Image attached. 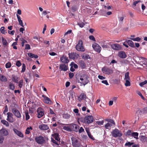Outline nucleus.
Masks as SVG:
<instances>
[{
	"label": "nucleus",
	"instance_id": "nucleus-12",
	"mask_svg": "<svg viewBox=\"0 0 147 147\" xmlns=\"http://www.w3.org/2000/svg\"><path fill=\"white\" fill-rule=\"evenodd\" d=\"M7 120L10 123H13L14 121V119L13 117V113H11L9 112L7 113Z\"/></svg>",
	"mask_w": 147,
	"mask_h": 147
},
{
	"label": "nucleus",
	"instance_id": "nucleus-18",
	"mask_svg": "<svg viewBox=\"0 0 147 147\" xmlns=\"http://www.w3.org/2000/svg\"><path fill=\"white\" fill-rule=\"evenodd\" d=\"M42 96L44 98V102L45 103L49 105L51 104L52 101L49 98L47 97L45 95H43Z\"/></svg>",
	"mask_w": 147,
	"mask_h": 147
},
{
	"label": "nucleus",
	"instance_id": "nucleus-37",
	"mask_svg": "<svg viewBox=\"0 0 147 147\" xmlns=\"http://www.w3.org/2000/svg\"><path fill=\"white\" fill-rule=\"evenodd\" d=\"M1 122L4 125H5L7 127L9 126V124L8 122L4 120H1Z\"/></svg>",
	"mask_w": 147,
	"mask_h": 147
},
{
	"label": "nucleus",
	"instance_id": "nucleus-60",
	"mask_svg": "<svg viewBox=\"0 0 147 147\" xmlns=\"http://www.w3.org/2000/svg\"><path fill=\"white\" fill-rule=\"evenodd\" d=\"M51 139L52 142L57 145H58L57 141H55V140H54L53 138H51Z\"/></svg>",
	"mask_w": 147,
	"mask_h": 147
},
{
	"label": "nucleus",
	"instance_id": "nucleus-45",
	"mask_svg": "<svg viewBox=\"0 0 147 147\" xmlns=\"http://www.w3.org/2000/svg\"><path fill=\"white\" fill-rule=\"evenodd\" d=\"M26 66L24 63H23L22 65V68L21 71V72H24L26 70Z\"/></svg>",
	"mask_w": 147,
	"mask_h": 147
},
{
	"label": "nucleus",
	"instance_id": "nucleus-32",
	"mask_svg": "<svg viewBox=\"0 0 147 147\" xmlns=\"http://www.w3.org/2000/svg\"><path fill=\"white\" fill-rule=\"evenodd\" d=\"M82 57V58L84 59H88V58L90 59V57L89 55L85 53L83 54Z\"/></svg>",
	"mask_w": 147,
	"mask_h": 147
},
{
	"label": "nucleus",
	"instance_id": "nucleus-24",
	"mask_svg": "<svg viewBox=\"0 0 147 147\" xmlns=\"http://www.w3.org/2000/svg\"><path fill=\"white\" fill-rule=\"evenodd\" d=\"M14 132L18 136L20 137L23 138L24 136L23 134L20 131H18L16 129H13Z\"/></svg>",
	"mask_w": 147,
	"mask_h": 147
},
{
	"label": "nucleus",
	"instance_id": "nucleus-30",
	"mask_svg": "<svg viewBox=\"0 0 147 147\" xmlns=\"http://www.w3.org/2000/svg\"><path fill=\"white\" fill-rule=\"evenodd\" d=\"M12 80L14 82L16 83H18V77L14 75H12Z\"/></svg>",
	"mask_w": 147,
	"mask_h": 147
},
{
	"label": "nucleus",
	"instance_id": "nucleus-10",
	"mask_svg": "<svg viewBox=\"0 0 147 147\" xmlns=\"http://www.w3.org/2000/svg\"><path fill=\"white\" fill-rule=\"evenodd\" d=\"M12 111L14 115L18 118L21 117V115L20 112L15 108H13L12 109Z\"/></svg>",
	"mask_w": 147,
	"mask_h": 147
},
{
	"label": "nucleus",
	"instance_id": "nucleus-58",
	"mask_svg": "<svg viewBox=\"0 0 147 147\" xmlns=\"http://www.w3.org/2000/svg\"><path fill=\"white\" fill-rule=\"evenodd\" d=\"M4 140V138L2 136L0 135V143L2 144L3 143Z\"/></svg>",
	"mask_w": 147,
	"mask_h": 147
},
{
	"label": "nucleus",
	"instance_id": "nucleus-22",
	"mask_svg": "<svg viewBox=\"0 0 147 147\" xmlns=\"http://www.w3.org/2000/svg\"><path fill=\"white\" fill-rule=\"evenodd\" d=\"M59 68L61 70L64 71H66L68 69L67 66L65 64H61Z\"/></svg>",
	"mask_w": 147,
	"mask_h": 147
},
{
	"label": "nucleus",
	"instance_id": "nucleus-20",
	"mask_svg": "<svg viewBox=\"0 0 147 147\" xmlns=\"http://www.w3.org/2000/svg\"><path fill=\"white\" fill-rule=\"evenodd\" d=\"M118 56L120 58L122 59L125 58L127 57V55L125 52L122 51L119 52Z\"/></svg>",
	"mask_w": 147,
	"mask_h": 147
},
{
	"label": "nucleus",
	"instance_id": "nucleus-38",
	"mask_svg": "<svg viewBox=\"0 0 147 147\" xmlns=\"http://www.w3.org/2000/svg\"><path fill=\"white\" fill-rule=\"evenodd\" d=\"M129 72H126L125 75L124 79L125 80H130V78L129 76Z\"/></svg>",
	"mask_w": 147,
	"mask_h": 147
},
{
	"label": "nucleus",
	"instance_id": "nucleus-7",
	"mask_svg": "<svg viewBox=\"0 0 147 147\" xmlns=\"http://www.w3.org/2000/svg\"><path fill=\"white\" fill-rule=\"evenodd\" d=\"M35 140L38 144L41 145L45 143L46 142L44 138L41 136H36L35 138Z\"/></svg>",
	"mask_w": 147,
	"mask_h": 147
},
{
	"label": "nucleus",
	"instance_id": "nucleus-26",
	"mask_svg": "<svg viewBox=\"0 0 147 147\" xmlns=\"http://www.w3.org/2000/svg\"><path fill=\"white\" fill-rule=\"evenodd\" d=\"M79 65L82 69L85 68L86 67L85 63L83 60H80L79 62Z\"/></svg>",
	"mask_w": 147,
	"mask_h": 147
},
{
	"label": "nucleus",
	"instance_id": "nucleus-63",
	"mask_svg": "<svg viewBox=\"0 0 147 147\" xmlns=\"http://www.w3.org/2000/svg\"><path fill=\"white\" fill-rule=\"evenodd\" d=\"M89 38L90 40H93L94 41H95V38L93 36H90L89 37Z\"/></svg>",
	"mask_w": 147,
	"mask_h": 147
},
{
	"label": "nucleus",
	"instance_id": "nucleus-25",
	"mask_svg": "<svg viewBox=\"0 0 147 147\" xmlns=\"http://www.w3.org/2000/svg\"><path fill=\"white\" fill-rule=\"evenodd\" d=\"M0 134L4 136H6L8 135V133L6 129L2 128L0 130Z\"/></svg>",
	"mask_w": 147,
	"mask_h": 147
},
{
	"label": "nucleus",
	"instance_id": "nucleus-21",
	"mask_svg": "<svg viewBox=\"0 0 147 147\" xmlns=\"http://www.w3.org/2000/svg\"><path fill=\"white\" fill-rule=\"evenodd\" d=\"M39 128L41 130H47L49 129V127L48 125L44 124L40 125L39 126Z\"/></svg>",
	"mask_w": 147,
	"mask_h": 147
},
{
	"label": "nucleus",
	"instance_id": "nucleus-14",
	"mask_svg": "<svg viewBox=\"0 0 147 147\" xmlns=\"http://www.w3.org/2000/svg\"><path fill=\"white\" fill-rule=\"evenodd\" d=\"M139 60L138 61L139 64L142 65H146V59L142 57H139Z\"/></svg>",
	"mask_w": 147,
	"mask_h": 147
},
{
	"label": "nucleus",
	"instance_id": "nucleus-13",
	"mask_svg": "<svg viewBox=\"0 0 147 147\" xmlns=\"http://www.w3.org/2000/svg\"><path fill=\"white\" fill-rule=\"evenodd\" d=\"M68 55L71 59H77L79 57V55L76 53H69Z\"/></svg>",
	"mask_w": 147,
	"mask_h": 147
},
{
	"label": "nucleus",
	"instance_id": "nucleus-16",
	"mask_svg": "<svg viewBox=\"0 0 147 147\" xmlns=\"http://www.w3.org/2000/svg\"><path fill=\"white\" fill-rule=\"evenodd\" d=\"M92 47L94 50L98 53H100V47L99 45L96 43H94L92 45Z\"/></svg>",
	"mask_w": 147,
	"mask_h": 147
},
{
	"label": "nucleus",
	"instance_id": "nucleus-54",
	"mask_svg": "<svg viewBox=\"0 0 147 147\" xmlns=\"http://www.w3.org/2000/svg\"><path fill=\"white\" fill-rule=\"evenodd\" d=\"M104 121H97L96 123L99 125H102L104 123Z\"/></svg>",
	"mask_w": 147,
	"mask_h": 147
},
{
	"label": "nucleus",
	"instance_id": "nucleus-62",
	"mask_svg": "<svg viewBox=\"0 0 147 147\" xmlns=\"http://www.w3.org/2000/svg\"><path fill=\"white\" fill-rule=\"evenodd\" d=\"M132 136L134 137L135 136H138V133L137 132H134L132 133Z\"/></svg>",
	"mask_w": 147,
	"mask_h": 147
},
{
	"label": "nucleus",
	"instance_id": "nucleus-23",
	"mask_svg": "<svg viewBox=\"0 0 147 147\" xmlns=\"http://www.w3.org/2000/svg\"><path fill=\"white\" fill-rule=\"evenodd\" d=\"M111 47L113 49L116 50H119L121 49V47L118 44H111Z\"/></svg>",
	"mask_w": 147,
	"mask_h": 147
},
{
	"label": "nucleus",
	"instance_id": "nucleus-46",
	"mask_svg": "<svg viewBox=\"0 0 147 147\" xmlns=\"http://www.w3.org/2000/svg\"><path fill=\"white\" fill-rule=\"evenodd\" d=\"M130 80H126V82L125 85L126 86H130V83L129 82Z\"/></svg>",
	"mask_w": 147,
	"mask_h": 147
},
{
	"label": "nucleus",
	"instance_id": "nucleus-40",
	"mask_svg": "<svg viewBox=\"0 0 147 147\" xmlns=\"http://www.w3.org/2000/svg\"><path fill=\"white\" fill-rule=\"evenodd\" d=\"M63 116V118L67 119L70 117V115L68 113L64 114Z\"/></svg>",
	"mask_w": 147,
	"mask_h": 147
},
{
	"label": "nucleus",
	"instance_id": "nucleus-36",
	"mask_svg": "<svg viewBox=\"0 0 147 147\" xmlns=\"http://www.w3.org/2000/svg\"><path fill=\"white\" fill-rule=\"evenodd\" d=\"M68 126H65L63 127V129L65 130L70 131H71V128L70 127V124H68Z\"/></svg>",
	"mask_w": 147,
	"mask_h": 147
},
{
	"label": "nucleus",
	"instance_id": "nucleus-50",
	"mask_svg": "<svg viewBox=\"0 0 147 147\" xmlns=\"http://www.w3.org/2000/svg\"><path fill=\"white\" fill-rule=\"evenodd\" d=\"M19 86L20 88H21L23 86V80H21L19 82Z\"/></svg>",
	"mask_w": 147,
	"mask_h": 147
},
{
	"label": "nucleus",
	"instance_id": "nucleus-34",
	"mask_svg": "<svg viewBox=\"0 0 147 147\" xmlns=\"http://www.w3.org/2000/svg\"><path fill=\"white\" fill-rule=\"evenodd\" d=\"M2 41L3 45L6 46L8 45V43L7 42L6 40L3 37H2Z\"/></svg>",
	"mask_w": 147,
	"mask_h": 147
},
{
	"label": "nucleus",
	"instance_id": "nucleus-1",
	"mask_svg": "<svg viewBox=\"0 0 147 147\" xmlns=\"http://www.w3.org/2000/svg\"><path fill=\"white\" fill-rule=\"evenodd\" d=\"M89 78L87 75L84 74H82L79 76L80 80L79 82L84 86L89 82Z\"/></svg>",
	"mask_w": 147,
	"mask_h": 147
},
{
	"label": "nucleus",
	"instance_id": "nucleus-64",
	"mask_svg": "<svg viewBox=\"0 0 147 147\" xmlns=\"http://www.w3.org/2000/svg\"><path fill=\"white\" fill-rule=\"evenodd\" d=\"M84 131V129L82 127H80V129H79L78 131L79 133H82Z\"/></svg>",
	"mask_w": 147,
	"mask_h": 147
},
{
	"label": "nucleus",
	"instance_id": "nucleus-61",
	"mask_svg": "<svg viewBox=\"0 0 147 147\" xmlns=\"http://www.w3.org/2000/svg\"><path fill=\"white\" fill-rule=\"evenodd\" d=\"M78 25H79L81 28H83L85 25V24L83 22L78 23Z\"/></svg>",
	"mask_w": 147,
	"mask_h": 147
},
{
	"label": "nucleus",
	"instance_id": "nucleus-31",
	"mask_svg": "<svg viewBox=\"0 0 147 147\" xmlns=\"http://www.w3.org/2000/svg\"><path fill=\"white\" fill-rule=\"evenodd\" d=\"M0 80L2 82H5L7 81V78L5 76L0 75Z\"/></svg>",
	"mask_w": 147,
	"mask_h": 147
},
{
	"label": "nucleus",
	"instance_id": "nucleus-51",
	"mask_svg": "<svg viewBox=\"0 0 147 147\" xmlns=\"http://www.w3.org/2000/svg\"><path fill=\"white\" fill-rule=\"evenodd\" d=\"M131 131L130 130H129L126 132L125 135L126 136H129L132 135V134Z\"/></svg>",
	"mask_w": 147,
	"mask_h": 147
},
{
	"label": "nucleus",
	"instance_id": "nucleus-19",
	"mask_svg": "<svg viewBox=\"0 0 147 147\" xmlns=\"http://www.w3.org/2000/svg\"><path fill=\"white\" fill-rule=\"evenodd\" d=\"M101 46L104 49H107L109 47V46L111 45V42L105 43V41H104L103 43H102Z\"/></svg>",
	"mask_w": 147,
	"mask_h": 147
},
{
	"label": "nucleus",
	"instance_id": "nucleus-52",
	"mask_svg": "<svg viewBox=\"0 0 147 147\" xmlns=\"http://www.w3.org/2000/svg\"><path fill=\"white\" fill-rule=\"evenodd\" d=\"M147 83V80H145L144 81L140 83L139 85L141 87L143 86L144 85Z\"/></svg>",
	"mask_w": 147,
	"mask_h": 147
},
{
	"label": "nucleus",
	"instance_id": "nucleus-42",
	"mask_svg": "<svg viewBox=\"0 0 147 147\" xmlns=\"http://www.w3.org/2000/svg\"><path fill=\"white\" fill-rule=\"evenodd\" d=\"M134 144L133 142H127L125 144V146H127L129 147H130L131 146Z\"/></svg>",
	"mask_w": 147,
	"mask_h": 147
},
{
	"label": "nucleus",
	"instance_id": "nucleus-35",
	"mask_svg": "<svg viewBox=\"0 0 147 147\" xmlns=\"http://www.w3.org/2000/svg\"><path fill=\"white\" fill-rule=\"evenodd\" d=\"M32 130V127L30 126L29 127H28L26 129V130L25 133L27 134H30V130Z\"/></svg>",
	"mask_w": 147,
	"mask_h": 147
},
{
	"label": "nucleus",
	"instance_id": "nucleus-48",
	"mask_svg": "<svg viewBox=\"0 0 147 147\" xmlns=\"http://www.w3.org/2000/svg\"><path fill=\"white\" fill-rule=\"evenodd\" d=\"M26 120H28L30 119V116L29 115L28 113V111L25 112Z\"/></svg>",
	"mask_w": 147,
	"mask_h": 147
},
{
	"label": "nucleus",
	"instance_id": "nucleus-55",
	"mask_svg": "<svg viewBox=\"0 0 147 147\" xmlns=\"http://www.w3.org/2000/svg\"><path fill=\"white\" fill-rule=\"evenodd\" d=\"M22 65V64L20 61H17L16 63V65L18 67H20Z\"/></svg>",
	"mask_w": 147,
	"mask_h": 147
},
{
	"label": "nucleus",
	"instance_id": "nucleus-44",
	"mask_svg": "<svg viewBox=\"0 0 147 147\" xmlns=\"http://www.w3.org/2000/svg\"><path fill=\"white\" fill-rule=\"evenodd\" d=\"M130 39L134 41H139L141 40V38L139 37H137L135 38H130Z\"/></svg>",
	"mask_w": 147,
	"mask_h": 147
},
{
	"label": "nucleus",
	"instance_id": "nucleus-41",
	"mask_svg": "<svg viewBox=\"0 0 147 147\" xmlns=\"http://www.w3.org/2000/svg\"><path fill=\"white\" fill-rule=\"evenodd\" d=\"M0 31L2 34H5L7 33L6 31L5 30V28L4 27H2L0 28Z\"/></svg>",
	"mask_w": 147,
	"mask_h": 147
},
{
	"label": "nucleus",
	"instance_id": "nucleus-53",
	"mask_svg": "<svg viewBox=\"0 0 147 147\" xmlns=\"http://www.w3.org/2000/svg\"><path fill=\"white\" fill-rule=\"evenodd\" d=\"M22 41V47H23L24 46V44L26 43H27V41L24 39L22 38L21 40Z\"/></svg>",
	"mask_w": 147,
	"mask_h": 147
},
{
	"label": "nucleus",
	"instance_id": "nucleus-15",
	"mask_svg": "<svg viewBox=\"0 0 147 147\" xmlns=\"http://www.w3.org/2000/svg\"><path fill=\"white\" fill-rule=\"evenodd\" d=\"M87 98L85 93H82L80 94V95L78 97V100L80 101L82 100H85Z\"/></svg>",
	"mask_w": 147,
	"mask_h": 147
},
{
	"label": "nucleus",
	"instance_id": "nucleus-2",
	"mask_svg": "<svg viewBox=\"0 0 147 147\" xmlns=\"http://www.w3.org/2000/svg\"><path fill=\"white\" fill-rule=\"evenodd\" d=\"M108 123L104 125V127L106 129H110L111 127H114L115 125V123L114 120L111 119H106L105 120Z\"/></svg>",
	"mask_w": 147,
	"mask_h": 147
},
{
	"label": "nucleus",
	"instance_id": "nucleus-29",
	"mask_svg": "<svg viewBox=\"0 0 147 147\" xmlns=\"http://www.w3.org/2000/svg\"><path fill=\"white\" fill-rule=\"evenodd\" d=\"M127 42L128 45L130 47H134L135 46L133 42L131 40H128Z\"/></svg>",
	"mask_w": 147,
	"mask_h": 147
},
{
	"label": "nucleus",
	"instance_id": "nucleus-59",
	"mask_svg": "<svg viewBox=\"0 0 147 147\" xmlns=\"http://www.w3.org/2000/svg\"><path fill=\"white\" fill-rule=\"evenodd\" d=\"M25 49L26 50H30V45L28 44H26Z\"/></svg>",
	"mask_w": 147,
	"mask_h": 147
},
{
	"label": "nucleus",
	"instance_id": "nucleus-11",
	"mask_svg": "<svg viewBox=\"0 0 147 147\" xmlns=\"http://www.w3.org/2000/svg\"><path fill=\"white\" fill-rule=\"evenodd\" d=\"M70 127L71 128V130H72L76 132L78 131L80 127L77 124L73 123L70 124Z\"/></svg>",
	"mask_w": 147,
	"mask_h": 147
},
{
	"label": "nucleus",
	"instance_id": "nucleus-43",
	"mask_svg": "<svg viewBox=\"0 0 147 147\" xmlns=\"http://www.w3.org/2000/svg\"><path fill=\"white\" fill-rule=\"evenodd\" d=\"M88 136L90 138L92 139L93 140H95L94 138L91 135V133L90 132H88L87 131Z\"/></svg>",
	"mask_w": 147,
	"mask_h": 147
},
{
	"label": "nucleus",
	"instance_id": "nucleus-6",
	"mask_svg": "<svg viewBox=\"0 0 147 147\" xmlns=\"http://www.w3.org/2000/svg\"><path fill=\"white\" fill-rule=\"evenodd\" d=\"M101 70L103 73L108 75H110L113 73V70L111 68L105 66L102 68Z\"/></svg>",
	"mask_w": 147,
	"mask_h": 147
},
{
	"label": "nucleus",
	"instance_id": "nucleus-33",
	"mask_svg": "<svg viewBox=\"0 0 147 147\" xmlns=\"http://www.w3.org/2000/svg\"><path fill=\"white\" fill-rule=\"evenodd\" d=\"M147 137L145 136H141L140 137V140L142 142H145L146 141Z\"/></svg>",
	"mask_w": 147,
	"mask_h": 147
},
{
	"label": "nucleus",
	"instance_id": "nucleus-8",
	"mask_svg": "<svg viewBox=\"0 0 147 147\" xmlns=\"http://www.w3.org/2000/svg\"><path fill=\"white\" fill-rule=\"evenodd\" d=\"M111 134L112 136L115 138H116L117 137H120L122 135V134L117 129H115L113 130L111 132Z\"/></svg>",
	"mask_w": 147,
	"mask_h": 147
},
{
	"label": "nucleus",
	"instance_id": "nucleus-28",
	"mask_svg": "<svg viewBox=\"0 0 147 147\" xmlns=\"http://www.w3.org/2000/svg\"><path fill=\"white\" fill-rule=\"evenodd\" d=\"M16 16L18 19V21L19 22V24L21 26L23 27L24 26L23 25V23L22 20L21 19L20 16L18 14H17Z\"/></svg>",
	"mask_w": 147,
	"mask_h": 147
},
{
	"label": "nucleus",
	"instance_id": "nucleus-27",
	"mask_svg": "<svg viewBox=\"0 0 147 147\" xmlns=\"http://www.w3.org/2000/svg\"><path fill=\"white\" fill-rule=\"evenodd\" d=\"M52 136L55 140L57 141H59L60 139L59 137V134L57 133H54L52 135Z\"/></svg>",
	"mask_w": 147,
	"mask_h": 147
},
{
	"label": "nucleus",
	"instance_id": "nucleus-3",
	"mask_svg": "<svg viewBox=\"0 0 147 147\" xmlns=\"http://www.w3.org/2000/svg\"><path fill=\"white\" fill-rule=\"evenodd\" d=\"M94 121L93 117L92 115H87L82 120L80 121L86 124H89L92 123Z\"/></svg>",
	"mask_w": 147,
	"mask_h": 147
},
{
	"label": "nucleus",
	"instance_id": "nucleus-57",
	"mask_svg": "<svg viewBox=\"0 0 147 147\" xmlns=\"http://www.w3.org/2000/svg\"><path fill=\"white\" fill-rule=\"evenodd\" d=\"M8 111V109L7 106V105H6L5 106V109L4 110V111L3 112V114H5L6 112H7Z\"/></svg>",
	"mask_w": 147,
	"mask_h": 147
},
{
	"label": "nucleus",
	"instance_id": "nucleus-39",
	"mask_svg": "<svg viewBox=\"0 0 147 147\" xmlns=\"http://www.w3.org/2000/svg\"><path fill=\"white\" fill-rule=\"evenodd\" d=\"M9 87L10 89L13 90L15 88L14 85L11 83H10L9 84Z\"/></svg>",
	"mask_w": 147,
	"mask_h": 147
},
{
	"label": "nucleus",
	"instance_id": "nucleus-4",
	"mask_svg": "<svg viewBox=\"0 0 147 147\" xmlns=\"http://www.w3.org/2000/svg\"><path fill=\"white\" fill-rule=\"evenodd\" d=\"M76 49L79 51H85V49L83 46V42L82 40H80L78 41L77 44L76 46Z\"/></svg>",
	"mask_w": 147,
	"mask_h": 147
},
{
	"label": "nucleus",
	"instance_id": "nucleus-17",
	"mask_svg": "<svg viewBox=\"0 0 147 147\" xmlns=\"http://www.w3.org/2000/svg\"><path fill=\"white\" fill-rule=\"evenodd\" d=\"M60 60L61 62L63 63H67L69 62V60L68 59V57L65 55H63L60 58Z\"/></svg>",
	"mask_w": 147,
	"mask_h": 147
},
{
	"label": "nucleus",
	"instance_id": "nucleus-5",
	"mask_svg": "<svg viewBox=\"0 0 147 147\" xmlns=\"http://www.w3.org/2000/svg\"><path fill=\"white\" fill-rule=\"evenodd\" d=\"M72 145L74 147H80L82 145L81 142L77 138L72 137L71 138Z\"/></svg>",
	"mask_w": 147,
	"mask_h": 147
},
{
	"label": "nucleus",
	"instance_id": "nucleus-47",
	"mask_svg": "<svg viewBox=\"0 0 147 147\" xmlns=\"http://www.w3.org/2000/svg\"><path fill=\"white\" fill-rule=\"evenodd\" d=\"M141 1L140 0H138L137 1H135L133 3V4L132 5L133 7L134 8V7H135L136 6V5L139 2H141Z\"/></svg>",
	"mask_w": 147,
	"mask_h": 147
},
{
	"label": "nucleus",
	"instance_id": "nucleus-9",
	"mask_svg": "<svg viewBox=\"0 0 147 147\" xmlns=\"http://www.w3.org/2000/svg\"><path fill=\"white\" fill-rule=\"evenodd\" d=\"M37 112L38 113L37 117L38 118H40L45 115L44 109L41 107H38L37 109Z\"/></svg>",
	"mask_w": 147,
	"mask_h": 147
},
{
	"label": "nucleus",
	"instance_id": "nucleus-56",
	"mask_svg": "<svg viewBox=\"0 0 147 147\" xmlns=\"http://www.w3.org/2000/svg\"><path fill=\"white\" fill-rule=\"evenodd\" d=\"M78 10L77 7L76 6H73L71 7V10L72 11L74 12L77 11Z\"/></svg>",
	"mask_w": 147,
	"mask_h": 147
},
{
	"label": "nucleus",
	"instance_id": "nucleus-49",
	"mask_svg": "<svg viewBox=\"0 0 147 147\" xmlns=\"http://www.w3.org/2000/svg\"><path fill=\"white\" fill-rule=\"evenodd\" d=\"M5 67L7 68H8L11 67V64L10 62H7L5 64Z\"/></svg>",
	"mask_w": 147,
	"mask_h": 147
}]
</instances>
